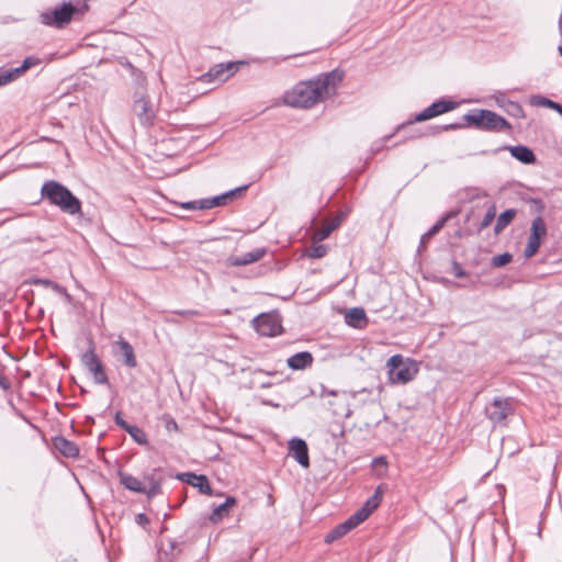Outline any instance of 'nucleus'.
Returning <instances> with one entry per match:
<instances>
[{
  "label": "nucleus",
  "instance_id": "nucleus-3",
  "mask_svg": "<svg viewBox=\"0 0 562 562\" xmlns=\"http://www.w3.org/2000/svg\"><path fill=\"white\" fill-rule=\"evenodd\" d=\"M41 193L43 199L57 206L63 213L72 216L81 214V201L64 184L55 180L46 181Z\"/></svg>",
  "mask_w": 562,
  "mask_h": 562
},
{
  "label": "nucleus",
  "instance_id": "nucleus-4",
  "mask_svg": "<svg viewBox=\"0 0 562 562\" xmlns=\"http://www.w3.org/2000/svg\"><path fill=\"white\" fill-rule=\"evenodd\" d=\"M383 497V491L381 486H378L374 494L364 503V505L351 515L342 524L336 526L331 531L325 536V542L331 543L337 539L341 538L358 525L363 522L380 505Z\"/></svg>",
  "mask_w": 562,
  "mask_h": 562
},
{
  "label": "nucleus",
  "instance_id": "nucleus-33",
  "mask_svg": "<svg viewBox=\"0 0 562 562\" xmlns=\"http://www.w3.org/2000/svg\"><path fill=\"white\" fill-rule=\"evenodd\" d=\"M23 75V71L20 69V67L11 68L8 70H4L0 74V77L2 79V82L4 85L10 83L11 81L20 78Z\"/></svg>",
  "mask_w": 562,
  "mask_h": 562
},
{
  "label": "nucleus",
  "instance_id": "nucleus-44",
  "mask_svg": "<svg viewBox=\"0 0 562 562\" xmlns=\"http://www.w3.org/2000/svg\"><path fill=\"white\" fill-rule=\"evenodd\" d=\"M135 521H136L139 526L145 527L146 525H148V524H149V518H148L145 514L140 513V514L136 515V517H135Z\"/></svg>",
  "mask_w": 562,
  "mask_h": 562
},
{
  "label": "nucleus",
  "instance_id": "nucleus-28",
  "mask_svg": "<svg viewBox=\"0 0 562 562\" xmlns=\"http://www.w3.org/2000/svg\"><path fill=\"white\" fill-rule=\"evenodd\" d=\"M88 371L92 374L93 381L97 384H106L109 382L103 363H100L99 366L90 368Z\"/></svg>",
  "mask_w": 562,
  "mask_h": 562
},
{
  "label": "nucleus",
  "instance_id": "nucleus-24",
  "mask_svg": "<svg viewBox=\"0 0 562 562\" xmlns=\"http://www.w3.org/2000/svg\"><path fill=\"white\" fill-rule=\"evenodd\" d=\"M265 252L266 250L263 248L255 249L240 256L233 257L231 259V262L234 266H246L260 260L263 257Z\"/></svg>",
  "mask_w": 562,
  "mask_h": 562
},
{
  "label": "nucleus",
  "instance_id": "nucleus-14",
  "mask_svg": "<svg viewBox=\"0 0 562 562\" xmlns=\"http://www.w3.org/2000/svg\"><path fill=\"white\" fill-rule=\"evenodd\" d=\"M289 453L303 468L310 467L308 448L303 439H291L289 441Z\"/></svg>",
  "mask_w": 562,
  "mask_h": 562
},
{
  "label": "nucleus",
  "instance_id": "nucleus-48",
  "mask_svg": "<svg viewBox=\"0 0 562 562\" xmlns=\"http://www.w3.org/2000/svg\"><path fill=\"white\" fill-rule=\"evenodd\" d=\"M259 372L266 373V374H268V375H274V374H277V372H270V371H263V370H259Z\"/></svg>",
  "mask_w": 562,
  "mask_h": 562
},
{
  "label": "nucleus",
  "instance_id": "nucleus-19",
  "mask_svg": "<svg viewBox=\"0 0 562 562\" xmlns=\"http://www.w3.org/2000/svg\"><path fill=\"white\" fill-rule=\"evenodd\" d=\"M53 445L54 448L66 458H77L79 456L78 446L65 437H55L53 439Z\"/></svg>",
  "mask_w": 562,
  "mask_h": 562
},
{
  "label": "nucleus",
  "instance_id": "nucleus-22",
  "mask_svg": "<svg viewBox=\"0 0 562 562\" xmlns=\"http://www.w3.org/2000/svg\"><path fill=\"white\" fill-rule=\"evenodd\" d=\"M345 321L349 326L362 328L367 324V315L363 308L353 307L346 313Z\"/></svg>",
  "mask_w": 562,
  "mask_h": 562
},
{
  "label": "nucleus",
  "instance_id": "nucleus-30",
  "mask_svg": "<svg viewBox=\"0 0 562 562\" xmlns=\"http://www.w3.org/2000/svg\"><path fill=\"white\" fill-rule=\"evenodd\" d=\"M495 217H496V205L491 204L487 207L486 213L484 214L481 223L479 224V232L487 228L492 224V222L494 221Z\"/></svg>",
  "mask_w": 562,
  "mask_h": 562
},
{
  "label": "nucleus",
  "instance_id": "nucleus-16",
  "mask_svg": "<svg viewBox=\"0 0 562 562\" xmlns=\"http://www.w3.org/2000/svg\"><path fill=\"white\" fill-rule=\"evenodd\" d=\"M177 477L180 481L186 482L187 484H190V485L196 487L200 493L210 495V496L212 495V488H211L209 480L205 475H202V474L196 475L194 473L187 472V473L178 474Z\"/></svg>",
  "mask_w": 562,
  "mask_h": 562
},
{
  "label": "nucleus",
  "instance_id": "nucleus-2",
  "mask_svg": "<svg viewBox=\"0 0 562 562\" xmlns=\"http://www.w3.org/2000/svg\"><path fill=\"white\" fill-rule=\"evenodd\" d=\"M470 125H473L479 130L491 132L510 130V124L503 116L490 110H473L463 116V122L437 125L431 130L434 133H441L463 128Z\"/></svg>",
  "mask_w": 562,
  "mask_h": 562
},
{
  "label": "nucleus",
  "instance_id": "nucleus-37",
  "mask_svg": "<svg viewBox=\"0 0 562 562\" xmlns=\"http://www.w3.org/2000/svg\"><path fill=\"white\" fill-rule=\"evenodd\" d=\"M40 64V59L34 57V56H29L26 57L22 65L19 66L20 69L23 71V74L29 70L30 68L34 67V66H37Z\"/></svg>",
  "mask_w": 562,
  "mask_h": 562
},
{
  "label": "nucleus",
  "instance_id": "nucleus-21",
  "mask_svg": "<svg viewBox=\"0 0 562 562\" xmlns=\"http://www.w3.org/2000/svg\"><path fill=\"white\" fill-rule=\"evenodd\" d=\"M144 481L147 483L145 494L147 495L148 498H153V497L161 494L162 479L158 477L156 475L155 471L151 473L145 474Z\"/></svg>",
  "mask_w": 562,
  "mask_h": 562
},
{
  "label": "nucleus",
  "instance_id": "nucleus-7",
  "mask_svg": "<svg viewBox=\"0 0 562 562\" xmlns=\"http://www.w3.org/2000/svg\"><path fill=\"white\" fill-rule=\"evenodd\" d=\"M80 12L81 9L79 7L74 5L71 2H64L61 5L55 7L50 11L41 13V21L45 25L61 29L72 20L75 14Z\"/></svg>",
  "mask_w": 562,
  "mask_h": 562
},
{
  "label": "nucleus",
  "instance_id": "nucleus-42",
  "mask_svg": "<svg viewBox=\"0 0 562 562\" xmlns=\"http://www.w3.org/2000/svg\"><path fill=\"white\" fill-rule=\"evenodd\" d=\"M115 424L123 430H126L131 426V424L122 418L121 413L119 412L115 414Z\"/></svg>",
  "mask_w": 562,
  "mask_h": 562
},
{
  "label": "nucleus",
  "instance_id": "nucleus-47",
  "mask_svg": "<svg viewBox=\"0 0 562 562\" xmlns=\"http://www.w3.org/2000/svg\"><path fill=\"white\" fill-rule=\"evenodd\" d=\"M512 105H513V106H514L518 112H521V111H522L519 104H517V103H512Z\"/></svg>",
  "mask_w": 562,
  "mask_h": 562
},
{
  "label": "nucleus",
  "instance_id": "nucleus-31",
  "mask_svg": "<svg viewBox=\"0 0 562 562\" xmlns=\"http://www.w3.org/2000/svg\"><path fill=\"white\" fill-rule=\"evenodd\" d=\"M335 229H336V225H329V224L324 225L323 227H321L314 232L313 241L319 243V241L326 239L331 234V232H334Z\"/></svg>",
  "mask_w": 562,
  "mask_h": 562
},
{
  "label": "nucleus",
  "instance_id": "nucleus-38",
  "mask_svg": "<svg viewBox=\"0 0 562 562\" xmlns=\"http://www.w3.org/2000/svg\"><path fill=\"white\" fill-rule=\"evenodd\" d=\"M162 420L165 423V427L169 431H178V424L177 422L168 414H165L162 416Z\"/></svg>",
  "mask_w": 562,
  "mask_h": 562
},
{
  "label": "nucleus",
  "instance_id": "nucleus-29",
  "mask_svg": "<svg viewBox=\"0 0 562 562\" xmlns=\"http://www.w3.org/2000/svg\"><path fill=\"white\" fill-rule=\"evenodd\" d=\"M137 443L146 445L147 443V435L146 432L135 425H131L125 430Z\"/></svg>",
  "mask_w": 562,
  "mask_h": 562
},
{
  "label": "nucleus",
  "instance_id": "nucleus-40",
  "mask_svg": "<svg viewBox=\"0 0 562 562\" xmlns=\"http://www.w3.org/2000/svg\"><path fill=\"white\" fill-rule=\"evenodd\" d=\"M451 270L454 277L464 278L468 276L467 271L461 267V265L457 261H452Z\"/></svg>",
  "mask_w": 562,
  "mask_h": 562
},
{
  "label": "nucleus",
  "instance_id": "nucleus-6",
  "mask_svg": "<svg viewBox=\"0 0 562 562\" xmlns=\"http://www.w3.org/2000/svg\"><path fill=\"white\" fill-rule=\"evenodd\" d=\"M458 105L457 102L454 101H451V100H438L434 103H431L429 106H427L426 109H424L422 112L417 113L413 120H409L408 122L406 123H402V124H398L394 131L393 134L391 135H387L384 137V140H387L390 139L394 134L398 133L400 131L406 128L408 125H412L413 123L415 122H423V121H427V120H430L435 116H438L440 114H443L446 112H449L453 109H456Z\"/></svg>",
  "mask_w": 562,
  "mask_h": 562
},
{
  "label": "nucleus",
  "instance_id": "nucleus-41",
  "mask_svg": "<svg viewBox=\"0 0 562 562\" xmlns=\"http://www.w3.org/2000/svg\"><path fill=\"white\" fill-rule=\"evenodd\" d=\"M176 314L178 315H181V316H186V317H191V316H201L203 315L200 311L198 310H183V311H177Z\"/></svg>",
  "mask_w": 562,
  "mask_h": 562
},
{
  "label": "nucleus",
  "instance_id": "nucleus-35",
  "mask_svg": "<svg viewBox=\"0 0 562 562\" xmlns=\"http://www.w3.org/2000/svg\"><path fill=\"white\" fill-rule=\"evenodd\" d=\"M513 259V256L509 252H504L502 255L494 256L492 258V266L495 268L503 267L509 263Z\"/></svg>",
  "mask_w": 562,
  "mask_h": 562
},
{
  "label": "nucleus",
  "instance_id": "nucleus-34",
  "mask_svg": "<svg viewBox=\"0 0 562 562\" xmlns=\"http://www.w3.org/2000/svg\"><path fill=\"white\" fill-rule=\"evenodd\" d=\"M446 223V218L439 220L427 233H425L420 238V246H424L426 241H428L432 236L439 233V231L443 227Z\"/></svg>",
  "mask_w": 562,
  "mask_h": 562
},
{
  "label": "nucleus",
  "instance_id": "nucleus-9",
  "mask_svg": "<svg viewBox=\"0 0 562 562\" xmlns=\"http://www.w3.org/2000/svg\"><path fill=\"white\" fill-rule=\"evenodd\" d=\"M319 396L325 398L327 396L333 397L328 401V406L333 414L339 417L348 418L351 416V409L349 407V394L347 392H338L328 390L324 385H321Z\"/></svg>",
  "mask_w": 562,
  "mask_h": 562
},
{
  "label": "nucleus",
  "instance_id": "nucleus-39",
  "mask_svg": "<svg viewBox=\"0 0 562 562\" xmlns=\"http://www.w3.org/2000/svg\"><path fill=\"white\" fill-rule=\"evenodd\" d=\"M203 203H204V199L198 200V201L184 202L181 204V206L187 210H206V207L202 206Z\"/></svg>",
  "mask_w": 562,
  "mask_h": 562
},
{
  "label": "nucleus",
  "instance_id": "nucleus-5",
  "mask_svg": "<svg viewBox=\"0 0 562 562\" xmlns=\"http://www.w3.org/2000/svg\"><path fill=\"white\" fill-rule=\"evenodd\" d=\"M386 368L391 384H406L413 381L419 371L417 361L402 355L392 356L386 362Z\"/></svg>",
  "mask_w": 562,
  "mask_h": 562
},
{
  "label": "nucleus",
  "instance_id": "nucleus-45",
  "mask_svg": "<svg viewBox=\"0 0 562 562\" xmlns=\"http://www.w3.org/2000/svg\"><path fill=\"white\" fill-rule=\"evenodd\" d=\"M33 283L34 284H42L44 286H54V288L57 286L50 280H46V279H36V280L33 281Z\"/></svg>",
  "mask_w": 562,
  "mask_h": 562
},
{
  "label": "nucleus",
  "instance_id": "nucleus-23",
  "mask_svg": "<svg viewBox=\"0 0 562 562\" xmlns=\"http://www.w3.org/2000/svg\"><path fill=\"white\" fill-rule=\"evenodd\" d=\"M236 505V498L233 496H228L226 501L216 506L212 514L210 515V520L213 524L220 522L224 517H226L229 513V509Z\"/></svg>",
  "mask_w": 562,
  "mask_h": 562
},
{
  "label": "nucleus",
  "instance_id": "nucleus-43",
  "mask_svg": "<svg viewBox=\"0 0 562 562\" xmlns=\"http://www.w3.org/2000/svg\"><path fill=\"white\" fill-rule=\"evenodd\" d=\"M542 100H543V102H542L543 104H547L548 106L554 109L555 111H558L559 113L562 114V105L561 104L553 102L546 98H543Z\"/></svg>",
  "mask_w": 562,
  "mask_h": 562
},
{
  "label": "nucleus",
  "instance_id": "nucleus-8",
  "mask_svg": "<svg viewBox=\"0 0 562 562\" xmlns=\"http://www.w3.org/2000/svg\"><path fill=\"white\" fill-rule=\"evenodd\" d=\"M487 418L494 426H506L508 418L514 416L515 407L510 398L495 397L485 408Z\"/></svg>",
  "mask_w": 562,
  "mask_h": 562
},
{
  "label": "nucleus",
  "instance_id": "nucleus-36",
  "mask_svg": "<svg viewBox=\"0 0 562 562\" xmlns=\"http://www.w3.org/2000/svg\"><path fill=\"white\" fill-rule=\"evenodd\" d=\"M432 127L434 126L428 127L425 132H422L420 130H413L409 132L405 139H417L428 135H437L438 133H434L431 130Z\"/></svg>",
  "mask_w": 562,
  "mask_h": 562
},
{
  "label": "nucleus",
  "instance_id": "nucleus-26",
  "mask_svg": "<svg viewBox=\"0 0 562 562\" xmlns=\"http://www.w3.org/2000/svg\"><path fill=\"white\" fill-rule=\"evenodd\" d=\"M517 211L515 209H508L501 213L496 218V224L494 226V233L497 235L502 233L514 220Z\"/></svg>",
  "mask_w": 562,
  "mask_h": 562
},
{
  "label": "nucleus",
  "instance_id": "nucleus-20",
  "mask_svg": "<svg viewBox=\"0 0 562 562\" xmlns=\"http://www.w3.org/2000/svg\"><path fill=\"white\" fill-rule=\"evenodd\" d=\"M120 483L127 490L145 494L146 484L137 477L125 472H119Z\"/></svg>",
  "mask_w": 562,
  "mask_h": 562
},
{
  "label": "nucleus",
  "instance_id": "nucleus-12",
  "mask_svg": "<svg viewBox=\"0 0 562 562\" xmlns=\"http://www.w3.org/2000/svg\"><path fill=\"white\" fill-rule=\"evenodd\" d=\"M255 328L260 336L274 337L282 333L281 319L274 314H261L255 319Z\"/></svg>",
  "mask_w": 562,
  "mask_h": 562
},
{
  "label": "nucleus",
  "instance_id": "nucleus-27",
  "mask_svg": "<svg viewBox=\"0 0 562 562\" xmlns=\"http://www.w3.org/2000/svg\"><path fill=\"white\" fill-rule=\"evenodd\" d=\"M81 362L87 368V370L102 363L95 353L94 345L92 341H90L89 349L82 355Z\"/></svg>",
  "mask_w": 562,
  "mask_h": 562
},
{
  "label": "nucleus",
  "instance_id": "nucleus-17",
  "mask_svg": "<svg viewBox=\"0 0 562 562\" xmlns=\"http://www.w3.org/2000/svg\"><path fill=\"white\" fill-rule=\"evenodd\" d=\"M248 189V186H243L239 188H236L234 190H231L226 193H223L221 195L214 196L212 199H204V203L202 206L207 209H212L220 205H225L228 200H233L236 196H240L241 193H244Z\"/></svg>",
  "mask_w": 562,
  "mask_h": 562
},
{
  "label": "nucleus",
  "instance_id": "nucleus-32",
  "mask_svg": "<svg viewBox=\"0 0 562 562\" xmlns=\"http://www.w3.org/2000/svg\"><path fill=\"white\" fill-rule=\"evenodd\" d=\"M328 248L326 245L314 243L312 247L306 251V256L310 258H323L327 255Z\"/></svg>",
  "mask_w": 562,
  "mask_h": 562
},
{
  "label": "nucleus",
  "instance_id": "nucleus-10",
  "mask_svg": "<svg viewBox=\"0 0 562 562\" xmlns=\"http://www.w3.org/2000/svg\"><path fill=\"white\" fill-rule=\"evenodd\" d=\"M546 236H547V225H546L543 218L541 216L535 217L531 222L530 235H529L528 243L524 250V256L526 258L533 257L538 252V250L542 244V240L546 238Z\"/></svg>",
  "mask_w": 562,
  "mask_h": 562
},
{
  "label": "nucleus",
  "instance_id": "nucleus-46",
  "mask_svg": "<svg viewBox=\"0 0 562 562\" xmlns=\"http://www.w3.org/2000/svg\"><path fill=\"white\" fill-rule=\"evenodd\" d=\"M342 216H337L336 218L331 220L328 224L329 225H336V228L341 224Z\"/></svg>",
  "mask_w": 562,
  "mask_h": 562
},
{
  "label": "nucleus",
  "instance_id": "nucleus-15",
  "mask_svg": "<svg viewBox=\"0 0 562 562\" xmlns=\"http://www.w3.org/2000/svg\"><path fill=\"white\" fill-rule=\"evenodd\" d=\"M237 69L235 63L217 64L203 75L206 82L225 81Z\"/></svg>",
  "mask_w": 562,
  "mask_h": 562
},
{
  "label": "nucleus",
  "instance_id": "nucleus-11",
  "mask_svg": "<svg viewBox=\"0 0 562 562\" xmlns=\"http://www.w3.org/2000/svg\"><path fill=\"white\" fill-rule=\"evenodd\" d=\"M133 112L144 127L154 125L157 110L147 95L143 94L134 101Z\"/></svg>",
  "mask_w": 562,
  "mask_h": 562
},
{
  "label": "nucleus",
  "instance_id": "nucleus-18",
  "mask_svg": "<svg viewBox=\"0 0 562 562\" xmlns=\"http://www.w3.org/2000/svg\"><path fill=\"white\" fill-rule=\"evenodd\" d=\"M313 362L314 358L310 351H301L286 359V364L292 370H304L312 367Z\"/></svg>",
  "mask_w": 562,
  "mask_h": 562
},
{
  "label": "nucleus",
  "instance_id": "nucleus-13",
  "mask_svg": "<svg viewBox=\"0 0 562 562\" xmlns=\"http://www.w3.org/2000/svg\"><path fill=\"white\" fill-rule=\"evenodd\" d=\"M114 355L122 357V362L127 368H136L137 359L133 346L125 339L120 338L112 345Z\"/></svg>",
  "mask_w": 562,
  "mask_h": 562
},
{
  "label": "nucleus",
  "instance_id": "nucleus-1",
  "mask_svg": "<svg viewBox=\"0 0 562 562\" xmlns=\"http://www.w3.org/2000/svg\"><path fill=\"white\" fill-rule=\"evenodd\" d=\"M342 78V71L334 69L313 79L301 81L284 92L282 102L291 108L311 109L336 94Z\"/></svg>",
  "mask_w": 562,
  "mask_h": 562
},
{
  "label": "nucleus",
  "instance_id": "nucleus-25",
  "mask_svg": "<svg viewBox=\"0 0 562 562\" xmlns=\"http://www.w3.org/2000/svg\"><path fill=\"white\" fill-rule=\"evenodd\" d=\"M509 151L514 158L524 162V164H532L536 160V156L533 151L522 145L512 146L509 147Z\"/></svg>",
  "mask_w": 562,
  "mask_h": 562
}]
</instances>
